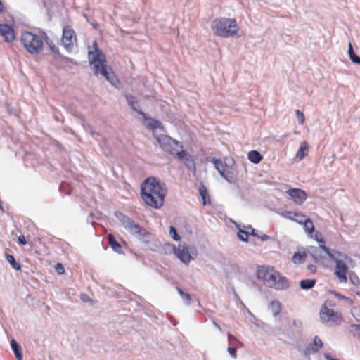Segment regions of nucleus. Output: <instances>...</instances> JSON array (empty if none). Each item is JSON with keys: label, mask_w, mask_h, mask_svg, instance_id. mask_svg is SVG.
Returning a JSON list of instances; mask_svg holds the SVG:
<instances>
[{"label": "nucleus", "mask_w": 360, "mask_h": 360, "mask_svg": "<svg viewBox=\"0 0 360 360\" xmlns=\"http://www.w3.org/2000/svg\"><path fill=\"white\" fill-rule=\"evenodd\" d=\"M355 52L354 51V49H353V46H352V44L349 43V46H348V55H349V56H350L351 55H352Z\"/></svg>", "instance_id": "47"}, {"label": "nucleus", "mask_w": 360, "mask_h": 360, "mask_svg": "<svg viewBox=\"0 0 360 360\" xmlns=\"http://www.w3.org/2000/svg\"><path fill=\"white\" fill-rule=\"evenodd\" d=\"M42 38L43 35L40 37L30 31H25L21 34L20 41L28 53L37 54L43 49Z\"/></svg>", "instance_id": "4"}, {"label": "nucleus", "mask_w": 360, "mask_h": 360, "mask_svg": "<svg viewBox=\"0 0 360 360\" xmlns=\"http://www.w3.org/2000/svg\"><path fill=\"white\" fill-rule=\"evenodd\" d=\"M323 346V342L319 336L314 338L313 343L309 344L304 350V355L316 353Z\"/></svg>", "instance_id": "16"}, {"label": "nucleus", "mask_w": 360, "mask_h": 360, "mask_svg": "<svg viewBox=\"0 0 360 360\" xmlns=\"http://www.w3.org/2000/svg\"><path fill=\"white\" fill-rule=\"evenodd\" d=\"M356 320H357L358 321H360V319H356Z\"/></svg>", "instance_id": "55"}, {"label": "nucleus", "mask_w": 360, "mask_h": 360, "mask_svg": "<svg viewBox=\"0 0 360 360\" xmlns=\"http://www.w3.org/2000/svg\"><path fill=\"white\" fill-rule=\"evenodd\" d=\"M307 251L302 253H301L300 252H296L294 253L292 260L295 264H299L304 262L307 257Z\"/></svg>", "instance_id": "29"}, {"label": "nucleus", "mask_w": 360, "mask_h": 360, "mask_svg": "<svg viewBox=\"0 0 360 360\" xmlns=\"http://www.w3.org/2000/svg\"><path fill=\"white\" fill-rule=\"evenodd\" d=\"M43 39H44L45 42L46 43V44L48 45V46L49 47V49H51V51L53 53H56V54H58L59 53V49H58V47L55 45V44L53 43V41L52 40H51L46 35V34L45 32H43Z\"/></svg>", "instance_id": "31"}, {"label": "nucleus", "mask_w": 360, "mask_h": 360, "mask_svg": "<svg viewBox=\"0 0 360 360\" xmlns=\"http://www.w3.org/2000/svg\"><path fill=\"white\" fill-rule=\"evenodd\" d=\"M309 147L306 141H302L300 146V148L296 153V158L299 160H302L304 157L308 155Z\"/></svg>", "instance_id": "22"}, {"label": "nucleus", "mask_w": 360, "mask_h": 360, "mask_svg": "<svg viewBox=\"0 0 360 360\" xmlns=\"http://www.w3.org/2000/svg\"><path fill=\"white\" fill-rule=\"evenodd\" d=\"M176 158H177L179 160L183 161L186 167L189 170L192 172H195L196 167L195 162L192 156L190 154H188L186 151L182 149L176 156Z\"/></svg>", "instance_id": "13"}, {"label": "nucleus", "mask_w": 360, "mask_h": 360, "mask_svg": "<svg viewBox=\"0 0 360 360\" xmlns=\"http://www.w3.org/2000/svg\"><path fill=\"white\" fill-rule=\"evenodd\" d=\"M167 193L165 185L155 177L146 179L141 186V195L146 205L160 208Z\"/></svg>", "instance_id": "1"}, {"label": "nucleus", "mask_w": 360, "mask_h": 360, "mask_svg": "<svg viewBox=\"0 0 360 360\" xmlns=\"http://www.w3.org/2000/svg\"><path fill=\"white\" fill-rule=\"evenodd\" d=\"M81 299L84 301V302H86L87 301V299H88V297L85 294H82L81 295Z\"/></svg>", "instance_id": "52"}, {"label": "nucleus", "mask_w": 360, "mask_h": 360, "mask_svg": "<svg viewBox=\"0 0 360 360\" xmlns=\"http://www.w3.org/2000/svg\"><path fill=\"white\" fill-rule=\"evenodd\" d=\"M316 283L315 279H304L300 281V286L302 290H308L314 288Z\"/></svg>", "instance_id": "26"}, {"label": "nucleus", "mask_w": 360, "mask_h": 360, "mask_svg": "<svg viewBox=\"0 0 360 360\" xmlns=\"http://www.w3.org/2000/svg\"><path fill=\"white\" fill-rule=\"evenodd\" d=\"M278 272L271 266H259L257 277L258 279L264 281L267 287H270L271 284L275 285L274 278H277Z\"/></svg>", "instance_id": "9"}, {"label": "nucleus", "mask_w": 360, "mask_h": 360, "mask_svg": "<svg viewBox=\"0 0 360 360\" xmlns=\"http://www.w3.org/2000/svg\"><path fill=\"white\" fill-rule=\"evenodd\" d=\"M333 256H328L335 262V268L334 274L340 282L346 283L347 281V272L348 267L345 261L350 260V258L345 253H342L335 250ZM333 255V254H331Z\"/></svg>", "instance_id": "6"}, {"label": "nucleus", "mask_w": 360, "mask_h": 360, "mask_svg": "<svg viewBox=\"0 0 360 360\" xmlns=\"http://www.w3.org/2000/svg\"><path fill=\"white\" fill-rule=\"evenodd\" d=\"M199 193L202 199V203L204 205L210 203V200L207 195V188L202 184H200L199 186Z\"/></svg>", "instance_id": "28"}, {"label": "nucleus", "mask_w": 360, "mask_h": 360, "mask_svg": "<svg viewBox=\"0 0 360 360\" xmlns=\"http://www.w3.org/2000/svg\"><path fill=\"white\" fill-rule=\"evenodd\" d=\"M248 159L255 164H258L262 160V155L257 150H251L248 153Z\"/></svg>", "instance_id": "25"}, {"label": "nucleus", "mask_w": 360, "mask_h": 360, "mask_svg": "<svg viewBox=\"0 0 360 360\" xmlns=\"http://www.w3.org/2000/svg\"><path fill=\"white\" fill-rule=\"evenodd\" d=\"M77 38L74 30L70 25H65L63 29L61 41L67 50L71 49L76 42Z\"/></svg>", "instance_id": "11"}, {"label": "nucleus", "mask_w": 360, "mask_h": 360, "mask_svg": "<svg viewBox=\"0 0 360 360\" xmlns=\"http://www.w3.org/2000/svg\"><path fill=\"white\" fill-rule=\"evenodd\" d=\"M108 241L109 243V245L111 247V248L115 251V252L118 254L122 253V248L120 243H118L113 235L109 234L108 236Z\"/></svg>", "instance_id": "21"}, {"label": "nucleus", "mask_w": 360, "mask_h": 360, "mask_svg": "<svg viewBox=\"0 0 360 360\" xmlns=\"http://www.w3.org/2000/svg\"><path fill=\"white\" fill-rule=\"evenodd\" d=\"M320 319L323 322H332L338 325L340 324L342 320L341 314L332 309H329L326 304L322 306L320 310Z\"/></svg>", "instance_id": "10"}, {"label": "nucleus", "mask_w": 360, "mask_h": 360, "mask_svg": "<svg viewBox=\"0 0 360 360\" xmlns=\"http://www.w3.org/2000/svg\"><path fill=\"white\" fill-rule=\"evenodd\" d=\"M11 349L15 354V356L18 360L22 359V352L21 346L14 340L12 339L11 341Z\"/></svg>", "instance_id": "23"}, {"label": "nucleus", "mask_w": 360, "mask_h": 360, "mask_svg": "<svg viewBox=\"0 0 360 360\" xmlns=\"http://www.w3.org/2000/svg\"><path fill=\"white\" fill-rule=\"evenodd\" d=\"M249 231L250 230L248 229L247 230L239 229L238 232V238L242 241L247 242L248 240V236L250 234Z\"/></svg>", "instance_id": "35"}, {"label": "nucleus", "mask_w": 360, "mask_h": 360, "mask_svg": "<svg viewBox=\"0 0 360 360\" xmlns=\"http://www.w3.org/2000/svg\"><path fill=\"white\" fill-rule=\"evenodd\" d=\"M323 356L326 360H339L338 359L332 358L331 356L328 354H324Z\"/></svg>", "instance_id": "49"}, {"label": "nucleus", "mask_w": 360, "mask_h": 360, "mask_svg": "<svg viewBox=\"0 0 360 360\" xmlns=\"http://www.w3.org/2000/svg\"><path fill=\"white\" fill-rule=\"evenodd\" d=\"M0 35L4 37L6 42L13 41L15 39L14 30L8 24H0Z\"/></svg>", "instance_id": "15"}, {"label": "nucleus", "mask_w": 360, "mask_h": 360, "mask_svg": "<svg viewBox=\"0 0 360 360\" xmlns=\"http://www.w3.org/2000/svg\"><path fill=\"white\" fill-rule=\"evenodd\" d=\"M211 29L216 36L229 38L238 34L239 27L234 18L221 17L212 21Z\"/></svg>", "instance_id": "3"}, {"label": "nucleus", "mask_w": 360, "mask_h": 360, "mask_svg": "<svg viewBox=\"0 0 360 360\" xmlns=\"http://www.w3.org/2000/svg\"><path fill=\"white\" fill-rule=\"evenodd\" d=\"M307 252L311 256L315 262H322L327 255L320 246H309L307 248Z\"/></svg>", "instance_id": "14"}, {"label": "nucleus", "mask_w": 360, "mask_h": 360, "mask_svg": "<svg viewBox=\"0 0 360 360\" xmlns=\"http://www.w3.org/2000/svg\"><path fill=\"white\" fill-rule=\"evenodd\" d=\"M248 229L250 230V235L260 238L262 241H266L270 238L268 235L259 232V231L253 229L251 226H248Z\"/></svg>", "instance_id": "27"}, {"label": "nucleus", "mask_w": 360, "mask_h": 360, "mask_svg": "<svg viewBox=\"0 0 360 360\" xmlns=\"http://www.w3.org/2000/svg\"><path fill=\"white\" fill-rule=\"evenodd\" d=\"M125 98L127 104L131 108V109L134 111L137 112L139 115H142L145 119H146V114L141 110L140 105L136 98L131 94H127Z\"/></svg>", "instance_id": "17"}, {"label": "nucleus", "mask_w": 360, "mask_h": 360, "mask_svg": "<svg viewBox=\"0 0 360 360\" xmlns=\"http://www.w3.org/2000/svg\"><path fill=\"white\" fill-rule=\"evenodd\" d=\"M269 308L271 309L274 316H276L281 311V304L277 300L271 301L269 304Z\"/></svg>", "instance_id": "30"}, {"label": "nucleus", "mask_w": 360, "mask_h": 360, "mask_svg": "<svg viewBox=\"0 0 360 360\" xmlns=\"http://www.w3.org/2000/svg\"><path fill=\"white\" fill-rule=\"evenodd\" d=\"M4 12V6L3 2L0 0V14Z\"/></svg>", "instance_id": "50"}, {"label": "nucleus", "mask_w": 360, "mask_h": 360, "mask_svg": "<svg viewBox=\"0 0 360 360\" xmlns=\"http://www.w3.org/2000/svg\"><path fill=\"white\" fill-rule=\"evenodd\" d=\"M149 126H150V129H155L161 128L162 124V122H160L159 120L150 118V122H149Z\"/></svg>", "instance_id": "37"}, {"label": "nucleus", "mask_w": 360, "mask_h": 360, "mask_svg": "<svg viewBox=\"0 0 360 360\" xmlns=\"http://www.w3.org/2000/svg\"><path fill=\"white\" fill-rule=\"evenodd\" d=\"M95 46V51H89V56L92 55V58L89 59L90 64L94 69L95 75H102L105 78L112 86H116L118 83V79L112 71L111 67L107 65L105 56L97 47L96 41L94 42Z\"/></svg>", "instance_id": "2"}, {"label": "nucleus", "mask_w": 360, "mask_h": 360, "mask_svg": "<svg viewBox=\"0 0 360 360\" xmlns=\"http://www.w3.org/2000/svg\"><path fill=\"white\" fill-rule=\"evenodd\" d=\"M303 219H300V224L304 225V229L309 234L310 237H312V233L314 231V226L313 221L307 218V217H301Z\"/></svg>", "instance_id": "20"}, {"label": "nucleus", "mask_w": 360, "mask_h": 360, "mask_svg": "<svg viewBox=\"0 0 360 360\" xmlns=\"http://www.w3.org/2000/svg\"><path fill=\"white\" fill-rule=\"evenodd\" d=\"M349 57L352 63L360 65V57L356 55V53H353Z\"/></svg>", "instance_id": "40"}, {"label": "nucleus", "mask_w": 360, "mask_h": 360, "mask_svg": "<svg viewBox=\"0 0 360 360\" xmlns=\"http://www.w3.org/2000/svg\"><path fill=\"white\" fill-rule=\"evenodd\" d=\"M7 262L11 264V266L15 270L19 271L21 269V266L19 263H18L15 259V257L11 255L6 254V255Z\"/></svg>", "instance_id": "32"}, {"label": "nucleus", "mask_w": 360, "mask_h": 360, "mask_svg": "<svg viewBox=\"0 0 360 360\" xmlns=\"http://www.w3.org/2000/svg\"><path fill=\"white\" fill-rule=\"evenodd\" d=\"M293 325L298 329H301L302 328V322L300 320H294Z\"/></svg>", "instance_id": "46"}, {"label": "nucleus", "mask_w": 360, "mask_h": 360, "mask_svg": "<svg viewBox=\"0 0 360 360\" xmlns=\"http://www.w3.org/2000/svg\"><path fill=\"white\" fill-rule=\"evenodd\" d=\"M65 185V183H62L60 186H59V188L61 189L63 186H64Z\"/></svg>", "instance_id": "54"}, {"label": "nucleus", "mask_w": 360, "mask_h": 360, "mask_svg": "<svg viewBox=\"0 0 360 360\" xmlns=\"http://www.w3.org/2000/svg\"><path fill=\"white\" fill-rule=\"evenodd\" d=\"M214 326L219 330H221V328L220 327V326L219 324H217V323L214 322Z\"/></svg>", "instance_id": "53"}, {"label": "nucleus", "mask_w": 360, "mask_h": 360, "mask_svg": "<svg viewBox=\"0 0 360 360\" xmlns=\"http://www.w3.org/2000/svg\"><path fill=\"white\" fill-rule=\"evenodd\" d=\"M221 177H223L224 179H226L228 182H233L234 181V174L233 172H231L229 169H227V168L224 171V172L221 175Z\"/></svg>", "instance_id": "34"}, {"label": "nucleus", "mask_w": 360, "mask_h": 360, "mask_svg": "<svg viewBox=\"0 0 360 360\" xmlns=\"http://www.w3.org/2000/svg\"><path fill=\"white\" fill-rule=\"evenodd\" d=\"M155 139L165 152L174 157H176L183 148V146L180 142L167 135L160 134L155 137Z\"/></svg>", "instance_id": "7"}, {"label": "nucleus", "mask_w": 360, "mask_h": 360, "mask_svg": "<svg viewBox=\"0 0 360 360\" xmlns=\"http://www.w3.org/2000/svg\"><path fill=\"white\" fill-rule=\"evenodd\" d=\"M286 193L297 205H302L307 199V193L300 188H290L286 191Z\"/></svg>", "instance_id": "12"}, {"label": "nucleus", "mask_w": 360, "mask_h": 360, "mask_svg": "<svg viewBox=\"0 0 360 360\" xmlns=\"http://www.w3.org/2000/svg\"><path fill=\"white\" fill-rule=\"evenodd\" d=\"M176 288L181 298L186 300V304L189 305L191 304V295L189 293L184 292V290L178 285Z\"/></svg>", "instance_id": "33"}, {"label": "nucleus", "mask_w": 360, "mask_h": 360, "mask_svg": "<svg viewBox=\"0 0 360 360\" xmlns=\"http://www.w3.org/2000/svg\"><path fill=\"white\" fill-rule=\"evenodd\" d=\"M307 269L310 271L314 272L316 271V266H314L313 264H309V265H308Z\"/></svg>", "instance_id": "48"}, {"label": "nucleus", "mask_w": 360, "mask_h": 360, "mask_svg": "<svg viewBox=\"0 0 360 360\" xmlns=\"http://www.w3.org/2000/svg\"><path fill=\"white\" fill-rule=\"evenodd\" d=\"M56 271L58 274H63L65 273V268L60 263H58L55 266Z\"/></svg>", "instance_id": "41"}, {"label": "nucleus", "mask_w": 360, "mask_h": 360, "mask_svg": "<svg viewBox=\"0 0 360 360\" xmlns=\"http://www.w3.org/2000/svg\"><path fill=\"white\" fill-rule=\"evenodd\" d=\"M115 215L127 230L132 234L136 235L139 238L143 239V241L147 242L145 240V238L150 235L148 231L138 224H136L133 219L121 212H115Z\"/></svg>", "instance_id": "5"}, {"label": "nucleus", "mask_w": 360, "mask_h": 360, "mask_svg": "<svg viewBox=\"0 0 360 360\" xmlns=\"http://www.w3.org/2000/svg\"><path fill=\"white\" fill-rule=\"evenodd\" d=\"M172 248L175 255L185 264H188L197 255V250L193 246L179 243L177 248L173 245Z\"/></svg>", "instance_id": "8"}, {"label": "nucleus", "mask_w": 360, "mask_h": 360, "mask_svg": "<svg viewBox=\"0 0 360 360\" xmlns=\"http://www.w3.org/2000/svg\"><path fill=\"white\" fill-rule=\"evenodd\" d=\"M228 339H229V342L233 340L238 341L233 335L229 334V333L228 334Z\"/></svg>", "instance_id": "51"}, {"label": "nucleus", "mask_w": 360, "mask_h": 360, "mask_svg": "<svg viewBox=\"0 0 360 360\" xmlns=\"http://www.w3.org/2000/svg\"><path fill=\"white\" fill-rule=\"evenodd\" d=\"M333 293L334 294V295H335L336 297H338V298H339V299H340V300H345V301H346V302H347L349 304H351V303H352V300H351L349 298H348V297H345V296H344V295H342L340 294L339 292H333Z\"/></svg>", "instance_id": "42"}, {"label": "nucleus", "mask_w": 360, "mask_h": 360, "mask_svg": "<svg viewBox=\"0 0 360 360\" xmlns=\"http://www.w3.org/2000/svg\"><path fill=\"white\" fill-rule=\"evenodd\" d=\"M314 238L319 243V245L320 248L324 250V252L327 254L328 256L333 257L331 254H333V252H335L334 249H330L325 245V240L323 238L322 234L319 231H316L314 235H312V237Z\"/></svg>", "instance_id": "18"}, {"label": "nucleus", "mask_w": 360, "mask_h": 360, "mask_svg": "<svg viewBox=\"0 0 360 360\" xmlns=\"http://www.w3.org/2000/svg\"><path fill=\"white\" fill-rule=\"evenodd\" d=\"M211 162L214 164L215 169L221 175L224 171L226 169V165L224 162L214 157L211 158Z\"/></svg>", "instance_id": "24"}, {"label": "nucleus", "mask_w": 360, "mask_h": 360, "mask_svg": "<svg viewBox=\"0 0 360 360\" xmlns=\"http://www.w3.org/2000/svg\"><path fill=\"white\" fill-rule=\"evenodd\" d=\"M169 234L171 237L176 241H178L180 240V236L177 233L176 229L174 226H170L169 228Z\"/></svg>", "instance_id": "38"}, {"label": "nucleus", "mask_w": 360, "mask_h": 360, "mask_svg": "<svg viewBox=\"0 0 360 360\" xmlns=\"http://www.w3.org/2000/svg\"><path fill=\"white\" fill-rule=\"evenodd\" d=\"M289 216H288V219H291V220H293L297 223L300 224V219L302 221L303 219L301 218V217H306L305 215L301 214V213H298V212H288Z\"/></svg>", "instance_id": "36"}, {"label": "nucleus", "mask_w": 360, "mask_h": 360, "mask_svg": "<svg viewBox=\"0 0 360 360\" xmlns=\"http://www.w3.org/2000/svg\"><path fill=\"white\" fill-rule=\"evenodd\" d=\"M278 275V279L276 280V278H274V283L271 284L269 288H275L276 290H285L289 287L288 281L287 278L284 276H281Z\"/></svg>", "instance_id": "19"}, {"label": "nucleus", "mask_w": 360, "mask_h": 360, "mask_svg": "<svg viewBox=\"0 0 360 360\" xmlns=\"http://www.w3.org/2000/svg\"><path fill=\"white\" fill-rule=\"evenodd\" d=\"M228 352L230 354L231 356L233 359H236L237 354H236V348L233 347H229L227 349Z\"/></svg>", "instance_id": "43"}, {"label": "nucleus", "mask_w": 360, "mask_h": 360, "mask_svg": "<svg viewBox=\"0 0 360 360\" xmlns=\"http://www.w3.org/2000/svg\"><path fill=\"white\" fill-rule=\"evenodd\" d=\"M295 113H296V116H297V120H298L299 123L302 124L304 122V113L302 112H301L300 110H297L295 111Z\"/></svg>", "instance_id": "39"}, {"label": "nucleus", "mask_w": 360, "mask_h": 360, "mask_svg": "<svg viewBox=\"0 0 360 360\" xmlns=\"http://www.w3.org/2000/svg\"><path fill=\"white\" fill-rule=\"evenodd\" d=\"M18 242L20 245H24L27 244V240L23 235H20L18 238Z\"/></svg>", "instance_id": "45"}, {"label": "nucleus", "mask_w": 360, "mask_h": 360, "mask_svg": "<svg viewBox=\"0 0 360 360\" xmlns=\"http://www.w3.org/2000/svg\"><path fill=\"white\" fill-rule=\"evenodd\" d=\"M350 330L357 332L358 335L360 336V324H352L350 326Z\"/></svg>", "instance_id": "44"}]
</instances>
